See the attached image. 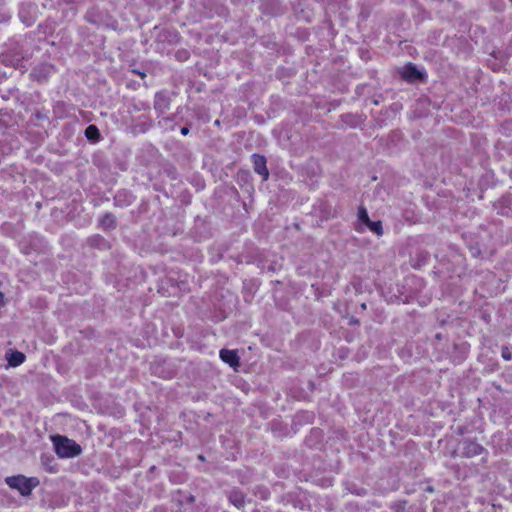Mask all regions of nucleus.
<instances>
[{"label":"nucleus","instance_id":"4468645a","mask_svg":"<svg viewBox=\"0 0 512 512\" xmlns=\"http://www.w3.org/2000/svg\"><path fill=\"white\" fill-rule=\"evenodd\" d=\"M189 133V128L188 127H182L181 128V134L182 135H187Z\"/></svg>","mask_w":512,"mask_h":512},{"label":"nucleus","instance_id":"7ed1b4c3","mask_svg":"<svg viewBox=\"0 0 512 512\" xmlns=\"http://www.w3.org/2000/svg\"><path fill=\"white\" fill-rule=\"evenodd\" d=\"M252 162H253V167H254V171L261 175L263 177L264 180H266L269 176V172L267 170V167H266V159L264 156L262 155H258V154H253L252 155Z\"/></svg>","mask_w":512,"mask_h":512},{"label":"nucleus","instance_id":"f8f14e48","mask_svg":"<svg viewBox=\"0 0 512 512\" xmlns=\"http://www.w3.org/2000/svg\"><path fill=\"white\" fill-rule=\"evenodd\" d=\"M230 501L238 508H240L243 504H244V500L242 498V496H238V495H231L230 496Z\"/></svg>","mask_w":512,"mask_h":512},{"label":"nucleus","instance_id":"39448f33","mask_svg":"<svg viewBox=\"0 0 512 512\" xmlns=\"http://www.w3.org/2000/svg\"><path fill=\"white\" fill-rule=\"evenodd\" d=\"M219 356L221 360L230 367L236 368L239 366V356L235 350L222 349L220 350Z\"/></svg>","mask_w":512,"mask_h":512},{"label":"nucleus","instance_id":"423d86ee","mask_svg":"<svg viewBox=\"0 0 512 512\" xmlns=\"http://www.w3.org/2000/svg\"><path fill=\"white\" fill-rule=\"evenodd\" d=\"M464 455L467 457L478 456L483 452V447L474 441H467L464 443Z\"/></svg>","mask_w":512,"mask_h":512},{"label":"nucleus","instance_id":"20e7f679","mask_svg":"<svg viewBox=\"0 0 512 512\" xmlns=\"http://www.w3.org/2000/svg\"><path fill=\"white\" fill-rule=\"evenodd\" d=\"M400 73L402 78L408 82H413L422 77V73L411 63L405 65Z\"/></svg>","mask_w":512,"mask_h":512},{"label":"nucleus","instance_id":"ddd939ff","mask_svg":"<svg viewBox=\"0 0 512 512\" xmlns=\"http://www.w3.org/2000/svg\"><path fill=\"white\" fill-rule=\"evenodd\" d=\"M502 357L505 359V360H510L511 359V354L508 352L507 349H504L502 351Z\"/></svg>","mask_w":512,"mask_h":512},{"label":"nucleus","instance_id":"0eeeda50","mask_svg":"<svg viewBox=\"0 0 512 512\" xmlns=\"http://www.w3.org/2000/svg\"><path fill=\"white\" fill-rule=\"evenodd\" d=\"M10 366L16 367L21 365L25 360V355L22 352L14 351L7 358Z\"/></svg>","mask_w":512,"mask_h":512},{"label":"nucleus","instance_id":"f03ea898","mask_svg":"<svg viewBox=\"0 0 512 512\" xmlns=\"http://www.w3.org/2000/svg\"><path fill=\"white\" fill-rule=\"evenodd\" d=\"M5 481L10 488L18 490L23 496L29 495L39 484L37 478H27L23 475L7 477Z\"/></svg>","mask_w":512,"mask_h":512},{"label":"nucleus","instance_id":"1a4fd4ad","mask_svg":"<svg viewBox=\"0 0 512 512\" xmlns=\"http://www.w3.org/2000/svg\"><path fill=\"white\" fill-rule=\"evenodd\" d=\"M358 221L361 225L365 226L371 221L369 219L368 212L364 207H360L358 210Z\"/></svg>","mask_w":512,"mask_h":512},{"label":"nucleus","instance_id":"9d476101","mask_svg":"<svg viewBox=\"0 0 512 512\" xmlns=\"http://www.w3.org/2000/svg\"><path fill=\"white\" fill-rule=\"evenodd\" d=\"M366 226L370 231L377 234L378 236L382 235L383 233L382 224L380 221H370V223H368Z\"/></svg>","mask_w":512,"mask_h":512},{"label":"nucleus","instance_id":"2eb2a0df","mask_svg":"<svg viewBox=\"0 0 512 512\" xmlns=\"http://www.w3.org/2000/svg\"><path fill=\"white\" fill-rule=\"evenodd\" d=\"M120 196H121V194H117V195L115 196V201H116L117 203H119V202H120Z\"/></svg>","mask_w":512,"mask_h":512},{"label":"nucleus","instance_id":"dca6fc26","mask_svg":"<svg viewBox=\"0 0 512 512\" xmlns=\"http://www.w3.org/2000/svg\"><path fill=\"white\" fill-rule=\"evenodd\" d=\"M4 300V294L0 292V304L3 303Z\"/></svg>","mask_w":512,"mask_h":512},{"label":"nucleus","instance_id":"6e6552de","mask_svg":"<svg viewBox=\"0 0 512 512\" xmlns=\"http://www.w3.org/2000/svg\"><path fill=\"white\" fill-rule=\"evenodd\" d=\"M100 224L105 229H111V228L115 227V218L112 214H105L100 219Z\"/></svg>","mask_w":512,"mask_h":512},{"label":"nucleus","instance_id":"9b49d317","mask_svg":"<svg viewBox=\"0 0 512 512\" xmlns=\"http://www.w3.org/2000/svg\"><path fill=\"white\" fill-rule=\"evenodd\" d=\"M85 135L88 139L93 140L99 137V130L94 125H89L85 130Z\"/></svg>","mask_w":512,"mask_h":512},{"label":"nucleus","instance_id":"f257e3e1","mask_svg":"<svg viewBox=\"0 0 512 512\" xmlns=\"http://www.w3.org/2000/svg\"><path fill=\"white\" fill-rule=\"evenodd\" d=\"M55 452L60 458H73L78 456L82 449L79 444L65 436L55 435L51 437Z\"/></svg>","mask_w":512,"mask_h":512}]
</instances>
